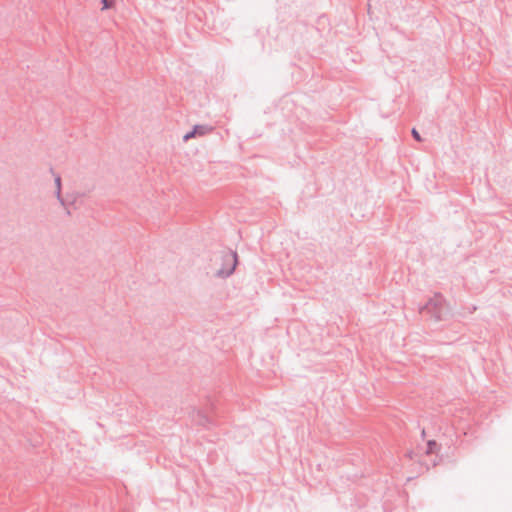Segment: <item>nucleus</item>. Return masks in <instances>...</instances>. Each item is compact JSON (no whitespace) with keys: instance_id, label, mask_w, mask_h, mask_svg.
I'll return each instance as SVG.
<instances>
[{"instance_id":"nucleus-1","label":"nucleus","mask_w":512,"mask_h":512,"mask_svg":"<svg viewBox=\"0 0 512 512\" xmlns=\"http://www.w3.org/2000/svg\"><path fill=\"white\" fill-rule=\"evenodd\" d=\"M117 0H102L103 9H110L115 6Z\"/></svg>"},{"instance_id":"nucleus-2","label":"nucleus","mask_w":512,"mask_h":512,"mask_svg":"<svg viewBox=\"0 0 512 512\" xmlns=\"http://www.w3.org/2000/svg\"><path fill=\"white\" fill-rule=\"evenodd\" d=\"M195 128H199L197 135L202 136L211 131V128L207 126H196Z\"/></svg>"},{"instance_id":"nucleus-3","label":"nucleus","mask_w":512,"mask_h":512,"mask_svg":"<svg viewBox=\"0 0 512 512\" xmlns=\"http://www.w3.org/2000/svg\"><path fill=\"white\" fill-rule=\"evenodd\" d=\"M55 184H56V194H57V197L60 199V194H61V179L59 176H56L55 177Z\"/></svg>"},{"instance_id":"nucleus-4","label":"nucleus","mask_w":512,"mask_h":512,"mask_svg":"<svg viewBox=\"0 0 512 512\" xmlns=\"http://www.w3.org/2000/svg\"><path fill=\"white\" fill-rule=\"evenodd\" d=\"M198 130L199 128H194L193 131L187 133L186 135H184V141H188L189 139L191 138H194L195 136H197V133H198Z\"/></svg>"},{"instance_id":"nucleus-5","label":"nucleus","mask_w":512,"mask_h":512,"mask_svg":"<svg viewBox=\"0 0 512 512\" xmlns=\"http://www.w3.org/2000/svg\"><path fill=\"white\" fill-rule=\"evenodd\" d=\"M412 135L417 141H421V137L416 129H412Z\"/></svg>"}]
</instances>
